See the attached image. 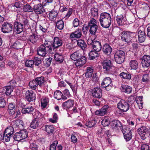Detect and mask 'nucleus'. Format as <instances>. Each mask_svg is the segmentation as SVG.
Returning a JSON list of instances; mask_svg holds the SVG:
<instances>
[{"mask_svg":"<svg viewBox=\"0 0 150 150\" xmlns=\"http://www.w3.org/2000/svg\"><path fill=\"white\" fill-rule=\"evenodd\" d=\"M111 18L110 14L107 12H103L100 14L99 21L101 26L105 28H108L111 24Z\"/></svg>","mask_w":150,"mask_h":150,"instance_id":"nucleus-1","label":"nucleus"},{"mask_svg":"<svg viewBox=\"0 0 150 150\" xmlns=\"http://www.w3.org/2000/svg\"><path fill=\"white\" fill-rule=\"evenodd\" d=\"M136 35V34L135 33L124 31L121 34V38L123 41L129 44L131 42L132 38Z\"/></svg>","mask_w":150,"mask_h":150,"instance_id":"nucleus-2","label":"nucleus"},{"mask_svg":"<svg viewBox=\"0 0 150 150\" xmlns=\"http://www.w3.org/2000/svg\"><path fill=\"white\" fill-rule=\"evenodd\" d=\"M98 24L96 19L93 18H90L88 23V26L91 34L94 35L96 33L98 28Z\"/></svg>","mask_w":150,"mask_h":150,"instance_id":"nucleus-3","label":"nucleus"},{"mask_svg":"<svg viewBox=\"0 0 150 150\" xmlns=\"http://www.w3.org/2000/svg\"><path fill=\"white\" fill-rule=\"evenodd\" d=\"M114 57L116 62L118 64H121L125 60V52L122 50H117L115 52Z\"/></svg>","mask_w":150,"mask_h":150,"instance_id":"nucleus-4","label":"nucleus"},{"mask_svg":"<svg viewBox=\"0 0 150 150\" xmlns=\"http://www.w3.org/2000/svg\"><path fill=\"white\" fill-rule=\"evenodd\" d=\"M101 85L103 88H105L108 91L110 90L112 86L111 80L109 77H106L105 78L101 83Z\"/></svg>","mask_w":150,"mask_h":150,"instance_id":"nucleus-5","label":"nucleus"},{"mask_svg":"<svg viewBox=\"0 0 150 150\" xmlns=\"http://www.w3.org/2000/svg\"><path fill=\"white\" fill-rule=\"evenodd\" d=\"M117 108L123 112L127 111L129 109L128 104L123 100H121L117 105Z\"/></svg>","mask_w":150,"mask_h":150,"instance_id":"nucleus-6","label":"nucleus"},{"mask_svg":"<svg viewBox=\"0 0 150 150\" xmlns=\"http://www.w3.org/2000/svg\"><path fill=\"white\" fill-rule=\"evenodd\" d=\"M20 105L21 104V107L22 108L21 112L23 114L30 113L33 112L34 108L29 104L27 105H24L21 103H19Z\"/></svg>","mask_w":150,"mask_h":150,"instance_id":"nucleus-7","label":"nucleus"},{"mask_svg":"<svg viewBox=\"0 0 150 150\" xmlns=\"http://www.w3.org/2000/svg\"><path fill=\"white\" fill-rule=\"evenodd\" d=\"M82 33L81 29L78 28L75 31L71 33L70 35V38L71 40H76L81 37Z\"/></svg>","mask_w":150,"mask_h":150,"instance_id":"nucleus-8","label":"nucleus"},{"mask_svg":"<svg viewBox=\"0 0 150 150\" xmlns=\"http://www.w3.org/2000/svg\"><path fill=\"white\" fill-rule=\"evenodd\" d=\"M63 43V41L61 38L57 37H54L53 42V48H54V49H55L62 46Z\"/></svg>","mask_w":150,"mask_h":150,"instance_id":"nucleus-9","label":"nucleus"},{"mask_svg":"<svg viewBox=\"0 0 150 150\" xmlns=\"http://www.w3.org/2000/svg\"><path fill=\"white\" fill-rule=\"evenodd\" d=\"M142 66L147 68L150 66V55H145L142 57Z\"/></svg>","mask_w":150,"mask_h":150,"instance_id":"nucleus-10","label":"nucleus"},{"mask_svg":"<svg viewBox=\"0 0 150 150\" xmlns=\"http://www.w3.org/2000/svg\"><path fill=\"white\" fill-rule=\"evenodd\" d=\"M25 96L26 98L28 101H33L35 100V95L32 91H27L26 92Z\"/></svg>","mask_w":150,"mask_h":150,"instance_id":"nucleus-11","label":"nucleus"},{"mask_svg":"<svg viewBox=\"0 0 150 150\" xmlns=\"http://www.w3.org/2000/svg\"><path fill=\"white\" fill-rule=\"evenodd\" d=\"M12 24L8 23H4L2 26L1 30L4 33H8L12 30Z\"/></svg>","mask_w":150,"mask_h":150,"instance_id":"nucleus-12","label":"nucleus"},{"mask_svg":"<svg viewBox=\"0 0 150 150\" xmlns=\"http://www.w3.org/2000/svg\"><path fill=\"white\" fill-rule=\"evenodd\" d=\"M45 46V48L47 50L48 53L52 54L54 51V48H53V43L49 41H45L43 45Z\"/></svg>","mask_w":150,"mask_h":150,"instance_id":"nucleus-13","label":"nucleus"},{"mask_svg":"<svg viewBox=\"0 0 150 150\" xmlns=\"http://www.w3.org/2000/svg\"><path fill=\"white\" fill-rule=\"evenodd\" d=\"M33 10L36 13L40 14L45 12V10L43 6L40 4L34 5Z\"/></svg>","mask_w":150,"mask_h":150,"instance_id":"nucleus-14","label":"nucleus"},{"mask_svg":"<svg viewBox=\"0 0 150 150\" xmlns=\"http://www.w3.org/2000/svg\"><path fill=\"white\" fill-rule=\"evenodd\" d=\"M86 58L85 57H82L79 59L76 60L75 65L77 68L82 67L86 62Z\"/></svg>","mask_w":150,"mask_h":150,"instance_id":"nucleus-15","label":"nucleus"},{"mask_svg":"<svg viewBox=\"0 0 150 150\" xmlns=\"http://www.w3.org/2000/svg\"><path fill=\"white\" fill-rule=\"evenodd\" d=\"M103 69L106 71L110 70L112 69V65L110 60L108 59L104 60L102 63Z\"/></svg>","mask_w":150,"mask_h":150,"instance_id":"nucleus-16","label":"nucleus"},{"mask_svg":"<svg viewBox=\"0 0 150 150\" xmlns=\"http://www.w3.org/2000/svg\"><path fill=\"white\" fill-rule=\"evenodd\" d=\"M14 28L15 30L16 31V33L19 34L23 30V24L17 21L14 23Z\"/></svg>","mask_w":150,"mask_h":150,"instance_id":"nucleus-17","label":"nucleus"},{"mask_svg":"<svg viewBox=\"0 0 150 150\" xmlns=\"http://www.w3.org/2000/svg\"><path fill=\"white\" fill-rule=\"evenodd\" d=\"M54 98L58 100H64L67 99V98L64 96L62 93L59 90H56L54 92Z\"/></svg>","mask_w":150,"mask_h":150,"instance_id":"nucleus-18","label":"nucleus"},{"mask_svg":"<svg viewBox=\"0 0 150 150\" xmlns=\"http://www.w3.org/2000/svg\"><path fill=\"white\" fill-rule=\"evenodd\" d=\"M108 108V105H105L100 109L97 110L95 112V114L99 116H103L106 113Z\"/></svg>","mask_w":150,"mask_h":150,"instance_id":"nucleus-19","label":"nucleus"},{"mask_svg":"<svg viewBox=\"0 0 150 150\" xmlns=\"http://www.w3.org/2000/svg\"><path fill=\"white\" fill-rule=\"evenodd\" d=\"M92 94L93 97L100 98L102 96L101 89L99 87L95 88L93 90Z\"/></svg>","mask_w":150,"mask_h":150,"instance_id":"nucleus-20","label":"nucleus"},{"mask_svg":"<svg viewBox=\"0 0 150 150\" xmlns=\"http://www.w3.org/2000/svg\"><path fill=\"white\" fill-rule=\"evenodd\" d=\"M74 104V100L72 99H69L63 103L62 104V106L64 109H67L72 107Z\"/></svg>","mask_w":150,"mask_h":150,"instance_id":"nucleus-21","label":"nucleus"},{"mask_svg":"<svg viewBox=\"0 0 150 150\" xmlns=\"http://www.w3.org/2000/svg\"><path fill=\"white\" fill-rule=\"evenodd\" d=\"M47 52H48V51L45 48V46L42 45L39 47L38 50L37 54L40 56L43 57L46 55Z\"/></svg>","mask_w":150,"mask_h":150,"instance_id":"nucleus-22","label":"nucleus"},{"mask_svg":"<svg viewBox=\"0 0 150 150\" xmlns=\"http://www.w3.org/2000/svg\"><path fill=\"white\" fill-rule=\"evenodd\" d=\"M147 131V129L145 126H142L138 130L139 134L141 138L143 139H145V135Z\"/></svg>","mask_w":150,"mask_h":150,"instance_id":"nucleus-23","label":"nucleus"},{"mask_svg":"<svg viewBox=\"0 0 150 150\" xmlns=\"http://www.w3.org/2000/svg\"><path fill=\"white\" fill-rule=\"evenodd\" d=\"M102 50L104 54L107 55H110L112 50L111 47L108 44H105L103 46Z\"/></svg>","mask_w":150,"mask_h":150,"instance_id":"nucleus-24","label":"nucleus"},{"mask_svg":"<svg viewBox=\"0 0 150 150\" xmlns=\"http://www.w3.org/2000/svg\"><path fill=\"white\" fill-rule=\"evenodd\" d=\"M138 36L139 41L141 43L145 41L146 37L144 32L140 30H139L138 31Z\"/></svg>","mask_w":150,"mask_h":150,"instance_id":"nucleus-25","label":"nucleus"},{"mask_svg":"<svg viewBox=\"0 0 150 150\" xmlns=\"http://www.w3.org/2000/svg\"><path fill=\"white\" fill-rule=\"evenodd\" d=\"M16 111V105L14 104L9 103L8 105V108L7 110L8 113L10 115L14 114Z\"/></svg>","mask_w":150,"mask_h":150,"instance_id":"nucleus-26","label":"nucleus"},{"mask_svg":"<svg viewBox=\"0 0 150 150\" xmlns=\"http://www.w3.org/2000/svg\"><path fill=\"white\" fill-rule=\"evenodd\" d=\"M120 89L122 92L128 94L130 93L132 91V88L127 85H122Z\"/></svg>","mask_w":150,"mask_h":150,"instance_id":"nucleus-27","label":"nucleus"},{"mask_svg":"<svg viewBox=\"0 0 150 150\" xmlns=\"http://www.w3.org/2000/svg\"><path fill=\"white\" fill-rule=\"evenodd\" d=\"M92 47L94 51L97 52L100 51L102 48L100 42L97 41H94Z\"/></svg>","mask_w":150,"mask_h":150,"instance_id":"nucleus-28","label":"nucleus"},{"mask_svg":"<svg viewBox=\"0 0 150 150\" xmlns=\"http://www.w3.org/2000/svg\"><path fill=\"white\" fill-rule=\"evenodd\" d=\"M34 119L40 122L43 118V115L38 111H36L33 114Z\"/></svg>","mask_w":150,"mask_h":150,"instance_id":"nucleus-29","label":"nucleus"},{"mask_svg":"<svg viewBox=\"0 0 150 150\" xmlns=\"http://www.w3.org/2000/svg\"><path fill=\"white\" fill-rule=\"evenodd\" d=\"M22 123V121L21 120H16L14 121L13 127L16 130H18L23 127Z\"/></svg>","mask_w":150,"mask_h":150,"instance_id":"nucleus-30","label":"nucleus"},{"mask_svg":"<svg viewBox=\"0 0 150 150\" xmlns=\"http://www.w3.org/2000/svg\"><path fill=\"white\" fill-rule=\"evenodd\" d=\"M112 126L114 128L120 129H122L123 126L120 122L118 120H115L112 122Z\"/></svg>","mask_w":150,"mask_h":150,"instance_id":"nucleus-31","label":"nucleus"},{"mask_svg":"<svg viewBox=\"0 0 150 150\" xmlns=\"http://www.w3.org/2000/svg\"><path fill=\"white\" fill-rule=\"evenodd\" d=\"M129 65L131 69L136 70L138 67V63L136 60H131L129 62Z\"/></svg>","mask_w":150,"mask_h":150,"instance_id":"nucleus-32","label":"nucleus"},{"mask_svg":"<svg viewBox=\"0 0 150 150\" xmlns=\"http://www.w3.org/2000/svg\"><path fill=\"white\" fill-rule=\"evenodd\" d=\"M38 39V36L35 34L30 35L28 38V41L33 43L36 42Z\"/></svg>","mask_w":150,"mask_h":150,"instance_id":"nucleus-33","label":"nucleus"},{"mask_svg":"<svg viewBox=\"0 0 150 150\" xmlns=\"http://www.w3.org/2000/svg\"><path fill=\"white\" fill-rule=\"evenodd\" d=\"M89 57L91 60H93L98 57V52L95 51H91L89 53Z\"/></svg>","mask_w":150,"mask_h":150,"instance_id":"nucleus-34","label":"nucleus"},{"mask_svg":"<svg viewBox=\"0 0 150 150\" xmlns=\"http://www.w3.org/2000/svg\"><path fill=\"white\" fill-rule=\"evenodd\" d=\"M93 71V69L92 67H88L86 70L85 76L87 78L91 77L92 75Z\"/></svg>","mask_w":150,"mask_h":150,"instance_id":"nucleus-35","label":"nucleus"},{"mask_svg":"<svg viewBox=\"0 0 150 150\" xmlns=\"http://www.w3.org/2000/svg\"><path fill=\"white\" fill-rule=\"evenodd\" d=\"M49 102V100L47 98L44 97L41 100V106L42 108H44L47 107V106Z\"/></svg>","mask_w":150,"mask_h":150,"instance_id":"nucleus-36","label":"nucleus"},{"mask_svg":"<svg viewBox=\"0 0 150 150\" xmlns=\"http://www.w3.org/2000/svg\"><path fill=\"white\" fill-rule=\"evenodd\" d=\"M54 58L56 61L59 63L62 62L64 60L63 56L58 53H56L54 55Z\"/></svg>","mask_w":150,"mask_h":150,"instance_id":"nucleus-37","label":"nucleus"},{"mask_svg":"<svg viewBox=\"0 0 150 150\" xmlns=\"http://www.w3.org/2000/svg\"><path fill=\"white\" fill-rule=\"evenodd\" d=\"M14 132L13 127L12 126L8 127L4 131L5 133L7 134L8 135H10L12 136H13Z\"/></svg>","mask_w":150,"mask_h":150,"instance_id":"nucleus-38","label":"nucleus"},{"mask_svg":"<svg viewBox=\"0 0 150 150\" xmlns=\"http://www.w3.org/2000/svg\"><path fill=\"white\" fill-rule=\"evenodd\" d=\"M77 42L78 46L82 49H84L87 47L86 44L82 40H78L77 41Z\"/></svg>","mask_w":150,"mask_h":150,"instance_id":"nucleus-39","label":"nucleus"},{"mask_svg":"<svg viewBox=\"0 0 150 150\" xmlns=\"http://www.w3.org/2000/svg\"><path fill=\"white\" fill-rule=\"evenodd\" d=\"M80 57L79 51H76L71 54L70 56L71 59L74 61L76 60Z\"/></svg>","mask_w":150,"mask_h":150,"instance_id":"nucleus-40","label":"nucleus"},{"mask_svg":"<svg viewBox=\"0 0 150 150\" xmlns=\"http://www.w3.org/2000/svg\"><path fill=\"white\" fill-rule=\"evenodd\" d=\"M57 11H52L49 14V18L51 21H54L56 19L57 16Z\"/></svg>","mask_w":150,"mask_h":150,"instance_id":"nucleus-41","label":"nucleus"},{"mask_svg":"<svg viewBox=\"0 0 150 150\" xmlns=\"http://www.w3.org/2000/svg\"><path fill=\"white\" fill-rule=\"evenodd\" d=\"M39 125V121L33 119L32 122L30 124V127L31 128L33 129L37 128Z\"/></svg>","mask_w":150,"mask_h":150,"instance_id":"nucleus-42","label":"nucleus"},{"mask_svg":"<svg viewBox=\"0 0 150 150\" xmlns=\"http://www.w3.org/2000/svg\"><path fill=\"white\" fill-rule=\"evenodd\" d=\"M143 97L142 96H140L138 97L136 100V103L138 105L139 108L140 109L142 108V104H143V100H142Z\"/></svg>","mask_w":150,"mask_h":150,"instance_id":"nucleus-43","label":"nucleus"},{"mask_svg":"<svg viewBox=\"0 0 150 150\" xmlns=\"http://www.w3.org/2000/svg\"><path fill=\"white\" fill-rule=\"evenodd\" d=\"M116 18L117 22L119 25H122L124 22L123 16L122 15L117 16Z\"/></svg>","mask_w":150,"mask_h":150,"instance_id":"nucleus-44","label":"nucleus"},{"mask_svg":"<svg viewBox=\"0 0 150 150\" xmlns=\"http://www.w3.org/2000/svg\"><path fill=\"white\" fill-rule=\"evenodd\" d=\"M23 10L25 12H30L33 11V8L29 4H26L23 6Z\"/></svg>","mask_w":150,"mask_h":150,"instance_id":"nucleus-45","label":"nucleus"},{"mask_svg":"<svg viewBox=\"0 0 150 150\" xmlns=\"http://www.w3.org/2000/svg\"><path fill=\"white\" fill-rule=\"evenodd\" d=\"M64 25V22L62 20L58 21L56 23L57 28L60 30H62L63 28Z\"/></svg>","mask_w":150,"mask_h":150,"instance_id":"nucleus-46","label":"nucleus"},{"mask_svg":"<svg viewBox=\"0 0 150 150\" xmlns=\"http://www.w3.org/2000/svg\"><path fill=\"white\" fill-rule=\"evenodd\" d=\"M38 85L40 86H41L43 84L44 82V77L43 76L38 77L35 79Z\"/></svg>","mask_w":150,"mask_h":150,"instance_id":"nucleus-47","label":"nucleus"},{"mask_svg":"<svg viewBox=\"0 0 150 150\" xmlns=\"http://www.w3.org/2000/svg\"><path fill=\"white\" fill-rule=\"evenodd\" d=\"M38 84L35 80H33L30 82L29 86L31 89L32 90H35L38 86Z\"/></svg>","mask_w":150,"mask_h":150,"instance_id":"nucleus-48","label":"nucleus"},{"mask_svg":"<svg viewBox=\"0 0 150 150\" xmlns=\"http://www.w3.org/2000/svg\"><path fill=\"white\" fill-rule=\"evenodd\" d=\"M120 76L124 79H131V74L122 72L120 74Z\"/></svg>","mask_w":150,"mask_h":150,"instance_id":"nucleus-49","label":"nucleus"},{"mask_svg":"<svg viewBox=\"0 0 150 150\" xmlns=\"http://www.w3.org/2000/svg\"><path fill=\"white\" fill-rule=\"evenodd\" d=\"M45 129L48 134L52 133L54 130V127L52 125H46L45 126Z\"/></svg>","mask_w":150,"mask_h":150,"instance_id":"nucleus-50","label":"nucleus"},{"mask_svg":"<svg viewBox=\"0 0 150 150\" xmlns=\"http://www.w3.org/2000/svg\"><path fill=\"white\" fill-rule=\"evenodd\" d=\"M121 130L124 136H125V135H126L129 133L131 132L129 128L126 126H123L121 129Z\"/></svg>","mask_w":150,"mask_h":150,"instance_id":"nucleus-51","label":"nucleus"},{"mask_svg":"<svg viewBox=\"0 0 150 150\" xmlns=\"http://www.w3.org/2000/svg\"><path fill=\"white\" fill-rule=\"evenodd\" d=\"M5 88L6 89L5 93L6 95L9 96L13 91V86H6Z\"/></svg>","mask_w":150,"mask_h":150,"instance_id":"nucleus-52","label":"nucleus"},{"mask_svg":"<svg viewBox=\"0 0 150 150\" xmlns=\"http://www.w3.org/2000/svg\"><path fill=\"white\" fill-rule=\"evenodd\" d=\"M96 123V121L95 120H93L87 122L85 125L88 127L91 128L94 126Z\"/></svg>","mask_w":150,"mask_h":150,"instance_id":"nucleus-53","label":"nucleus"},{"mask_svg":"<svg viewBox=\"0 0 150 150\" xmlns=\"http://www.w3.org/2000/svg\"><path fill=\"white\" fill-rule=\"evenodd\" d=\"M22 140L28 137V132L25 130H23L20 131Z\"/></svg>","mask_w":150,"mask_h":150,"instance_id":"nucleus-54","label":"nucleus"},{"mask_svg":"<svg viewBox=\"0 0 150 150\" xmlns=\"http://www.w3.org/2000/svg\"><path fill=\"white\" fill-rule=\"evenodd\" d=\"M91 14L93 17H95L98 15V9L97 7H93L91 9Z\"/></svg>","mask_w":150,"mask_h":150,"instance_id":"nucleus-55","label":"nucleus"},{"mask_svg":"<svg viewBox=\"0 0 150 150\" xmlns=\"http://www.w3.org/2000/svg\"><path fill=\"white\" fill-rule=\"evenodd\" d=\"M34 64V61L33 60H27L25 62V65L28 67H32Z\"/></svg>","mask_w":150,"mask_h":150,"instance_id":"nucleus-56","label":"nucleus"},{"mask_svg":"<svg viewBox=\"0 0 150 150\" xmlns=\"http://www.w3.org/2000/svg\"><path fill=\"white\" fill-rule=\"evenodd\" d=\"M53 117L50 118L49 121L50 122L54 123L57 122L58 120V116L57 114L56 113H54L52 114Z\"/></svg>","mask_w":150,"mask_h":150,"instance_id":"nucleus-57","label":"nucleus"},{"mask_svg":"<svg viewBox=\"0 0 150 150\" xmlns=\"http://www.w3.org/2000/svg\"><path fill=\"white\" fill-rule=\"evenodd\" d=\"M149 77L148 74H145L143 75L142 81L145 83H146L149 81Z\"/></svg>","mask_w":150,"mask_h":150,"instance_id":"nucleus-58","label":"nucleus"},{"mask_svg":"<svg viewBox=\"0 0 150 150\" xmlns=\"http://www.w3.org/2000/svg\"><path fill=\"white\" fill-rule=\"evenodd\" d=\"M101 124L104 126H108L110 123L109 119L107 118H105L101 121Z\"/></svg>","mask_w":150,"mask_h":150,"instance_id":"nucleus-59","label":"nucleus"},{"mask_svg":"<svg viewBox=\"0 0 150 150\" xmlns=\"http://www.w3.org/2000/svg\"><path fill=\"white\" fill-rule=\"evenodd\" d=\"M58 144V142L57 141H54L51 144L50 147V150H56V146Z\"/></svg>","mask_w":150,"mask_h":150,"instance_id":"nucleus-60","label":"nucleus"},{"mask_svg":"<svg viewBox=\"0 0 150 150\" xmlns=\"http://www.w3.org/2000/svg\"><path fill=\"white\" fill-rule=\"evenodd\" d=\"M34 64L35 65L39 66L41 63V59L40 57H35L34 58Z\"/></svg>","mask_w":150,"mask_h":150,"instance_id":"nucleus-61","label":"nucleus"},{"mask_svg":"<svg viewBox=\"0 0 150 150\" xmlns=\"http://www.w3.org/2000/svg\"><path fill=\"white\" fill-rule=\"evenodd\" d=\"M13 139L17 141L22 140L20 132L16 133L13 136Z\"/></svg>","mask_w":150,"mask_h":150,"instance_id":"nucleus-62","label":"nucleus"},{"mask_svg":"<svg viewBox=\"0 0 150 150\" xmlns=\"http://www.w3.org/2000/svg\"><path fill=\"white\" fill-rule=\"evenodd\" d=\"M12 137L7 134L5 133L4 132V134H3L4 141H5L6 142H9L10 139Z\"/></svg>","mask_w":150,"mask_h":150,"instance_id":"nucleus-63","label":"nucleus"},{"mask_svg":"<svg viewBox=\"0 0 150 150\" xmlns=\"http://www.w3.org/2000/svg\"><path fill=\"white\" fill-rule=\"evenodd\" d=\"M73 10L71 8H69L68 10V11L66 15L65 16L64 18L65 19H67L69 18L72 13Z\"/></svg>","mask_w":150,"mask_h":150,"instance_id":"nucleus-64","label":"nucleus"}]
</instances>
